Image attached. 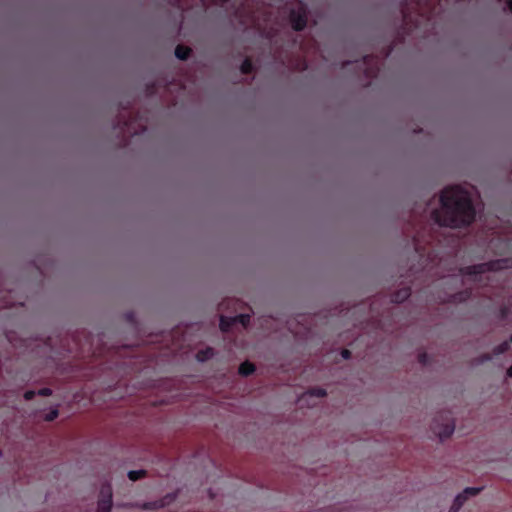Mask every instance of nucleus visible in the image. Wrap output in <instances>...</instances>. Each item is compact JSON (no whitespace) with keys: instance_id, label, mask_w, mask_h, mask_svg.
I'll return each instance as SVG.
<instances>
[{"instance_id":"1","label":"nucleus","mask_w":512,"mask_h":512,"mask_svg":"<svg viewBox=\"0 0 512 512\" xmlns=\"http://www.w3.org/2000/svg\"><path fill=\"white\" fill-rule=\"evenodd\" d=\"M441 208L436 220L441 225L462 227L475 218V208L470 194L459 186L445 188L440 196Z\"/></svg>"},{"instance_id":"2","label":"nucleus","mask_w":512,"mask_h":512,"mask_svg":"<svg viewBox=\"0 0 512 512\" xmlns=\"http://www.w3.org/2000/svg\"><path fill=\"white\" fill-rule=\"evenodd\" d=\"M184 469L186 475L191 478L201 479L217 476L214 473L216 465L209 457H195L185 464Z\"/></svg>"},{"instance_id":"3","label":"nucleus","mask_w":512,"mask_h":512,"mask_svg":"<svg viewBox=\"0 0 512 512\" xmlns=\"http://www.w3.org/2000/svg\"><path fill=\"white\" fill-rule=\"evenodd\" d=\"M111 507H112L111 482H103V484L100 488L96 512H110Z\"/></svg>"},{"instance_id":"4","label":"nucleus","mask_w":512,"mask_h":512,"mask_svg":"<svg viewBox=\"0 0 512 512\" xmlns=\"http://www.w3.org/2000/svg\"><path fill=\"white\" fill-rule=\"evenodd\" d=\"M180 493H181V490L178 489L176 492L166 494L161 499H158L155 501L144 502L141 505V508L145 509V510H156L159 508H163L165 506L170 505L174 501H176L178 499V497L180 496Z\"/></svg>"},{"instance_id":"5","label":"nucleus","mask_w":512,"mask_h":512,"mask_svg":"<svg viewBox=\"0 0 512 512\" xmlns=\"http://www.w3.org/2000/svg\"><path fill=\"white\" fill-rule=\"evenodd\" d=\"M483 488H466L462 493L458 494L448 512H459L465 501L470 496L477 495Z\"/></svg>"},{"instance_id":"6","label":"nucleus","mask_w":512,"mask_h":512,"mask_svg":"<svg viewBox=\"0 0 512 512\" xmlns=\"http://www.w3.org/2000/svg\"><path fill=\"white\" fill-rule=\"evenodd\" d=\"M327 395V392L325 389L323 388H313V389H310L304 393H302L299 397V401L306 405V406H310L312 405V399L313 398H324L325 396Z\"/></svg>"},{"instance_id":"7","label":"nucleus","mask_w":512,"mask_h":512,"mask_svg":"<svg viewBox=\"0 0 512 512\" xmlns=\"http://www.w3.org/2000/svg\"><path fill=\"white\" fill-rule=\"evenodd\" d=\"M127 475L130 480H138L141 478L153 477V475H151L147 470L144 469L131 470L128 472Z\"/></svg>"},{"instance_id":"8","label":"nucleus","mask_w":512,"mask_h":512,"mask_svg":"<svg viewBox=\"0 0 512 512\" xmlns=\"http://www.w3.org/2000/svg\"><path fill=\"white\" fill-rule=\"evenodd\" d=\"M214 356V351L212 348L210 347H207L201 351H199L197 354H196V360L198 362H205L209 359H211L212 357Z\"/></svg>"},{"instance_id":"9","label":"nucleus","mask_w":512,"mask_h":512,"mask_svg":"<svg viewBox=\"0 0 512 512\" xmlns=\"http://www.w3.org/2000/svg\"><path fill=\"white\" fill-rule=\"evenodd\" d=\"M509 263L510 262L508 260H498V261L486 264L485 267L488 270H501V269L507 268L509 266Z\"/></svg>"},{"instance_id":"10","label":"nucleus","mask_w":512,"mask_h":512,"mask_svg":"<svg viewBox=\"0 0 512 512\" xmlns=\"http://www.w3.org/2000/svg\"><path fill=\"white\" fill-rule=\"evenodd\" d=\"M255 370V367L250 362H244L239 366V373L243 376H248L252 374Z\"/></svg>"},{"instance_id":"11","label":"nucleus","mask_w":512,"mask_h":512,"mask_svg":"<svg viewBox=\"0 0 512 512\" xmlns=\"http://www.w3.org/2000/svg\"><path fill=\"white\" fill-rule=\"evenodd\" d=\"M190 53V49L187 47L178 46L175 49V55L178 59L185 60Z\"/></svg>"},{"instance_id":"12","label":"nucleus","mask_w":512,"mask_h":512,"mask_svg":"<svg viewBox=\"0 0 512 512\" xmlns=\"http://www.w3.org/2000/svg\"><path fill=\"white\" fill-rule=\"evenodd\" d=\"M306 25V21L304 18L299 17L298 19L293 20V28L295 30H301Z\"/></svg>"},{"instance_id":"13","label":"nucleus","mask_w":512,"mask_h":512,"mask_svg":"<svg viewBox=\"0 0 512 512\" xmlns=\"http://www.w3.org/2000/svg\"><path fill=\"white\" fill-rule=\"evenodd\" d=\"M58 416V409L53 408L51 409L47 414L44 416V420L46 421H53Z\"/></svg>"},{"instance_id":"14","label":"nucleus","mask_w":512,"mask_h":512,"mask_svg":"<svg viewBox=\"0 0 512 512\" xmlns=\"http://www.w3.org/2000/svg\"><path fill=\"white\" fill-rule=\"evenodd\" d=\"M249 320V316L248 315H240V316H237L235 317L234 319H232L231 321L235 322V321H239L241 322L243 325H246L247 322Z\"/></svg>"},{"instance_id":"15","label":"nucleus","mask_w":512,"mask_h":512,"mask_svg":"<svg viewBox=\"0 0 512 512\" xmlns=\"http://www.w3.org/2000/svg\"><path fill=\"white\" fill-rule=\"evenodd\" d=\"M36 394H37V392H35L33 390H29L24 393L23 397L25 400L28 401V400H31Z\"/></svg>"},{"instance_id":"16","label":"nucleus","mask_w":512,"mask_h":512,"mask_svg":"<svg viewBox=\"0 0 512 512\" xmlns=\"http://www.w3.org/2000/svg\"><path fill=\"white\" fill-rule=\"evenodd\" d=\"M38 395H41V396H50L52 394V391L51 389L49 388H43V389H40L38 392H37Z\"/></svg>"},{"instance_id":"17","label":"nucleus","mask_w":512,"mask_h":512,"mask_svg":"<svg viewBox=\"0 0 512 512\" xmlns=\"http://www.w3.org/2000/svg\"><path fill=\"white\" fill-rule=\"evenodd\" d=\"M241 70L243 73H248L250 70H251V64L250 62L248 61H245L242 66H241Z\"/></svg>"},{"instance_id":"18","label":"nucleus","mask_w":512,"mask_h":512,"mask_svg":"<svg viewBox=\"0 0 512 512\" xmlns=\"http://www.w3.org/2000/svg\"><path fill=\"white\" fill-rule=\"evenodd\" d=\"M229 325H230L229 322L225 321L223 318L221 319V321H220V329L222 331H227L228 328H229Z\"/></svg>"},{"instance_id":"19","label":"nucleus","mask_w":512,"mask_h":512,"mask_svg":"<svg viewBox=\"0 0 512 512\" xmlns=\"http://www.w3.org/2000/svg\"><path fill=\"white\" fill-rule=\"evenodd\" d=\"M506 349H507V343H503V344L501 345L500 352H503V351H505Z\"/></svg>"},{"instance_id":"20","label":"nucleus","mask_w":512,"mask_h":512,"mask_svg":"<svg viewBox=\"0 0 512 512\" xmlns=\"http://www.w3.org/2000/svg\"><path fill=\"white\" fill-rule=\"evenodd\" d=\"M507 375L509 377H512V365L510 366V368L507 370Z\"/></svg>"},{"instance_id":"21","label":"nucleus","mask_w":512,"mask_h":512,"mask_svg":"<svg viewBox=\"0 0 512 512\" xmlns=\"http://www.w3.org/2000/svg\"><path fill=\"white\" fill-rule=\"evenodd\" d=\"M510 11H512V1H509L508 3Z\"/></svg>"},{"instance_id":"22","label":"nucleus","mask_w":512,"mask_h":512,"mask_svg":"<svg viewBox=\"0 0 512 512\" xmlns=\"http://www.w3.org/2000/svg\"><path fill=\"white\" fill-rule=\"evenodd\" d=\"M209 495H210V498H213V497H214V495H213V494H212V492H211V489H209Z\"/></svg>"},{"instance_id":"23","label":"nucleus","mask_w":512,"mask_h":512,"mask_svg":"<svg viewBox=\"0 0 512 512\" xmlns=\"http://www.w3.org/2000/svg\"><path fill=\"white\" fill-rule=\"evenodd\" d=\"M347 354H348V352H347V351H345V352L343 353V356H344V357H347Z\"/></svg>"},{"instance_id":"24","label":"nucleus","mask_w":512,"mask_h":512,"mask_svg":"<svg viewBox=\"0 0 512 512\" xmlns=\"http://www.w3.org/2000/svg\"><path fill=\"white\" fill-rule=\"evenodd\" d=\"M510 341L512 342V336L510 337Z\"/></svg>"}]
</instances>
